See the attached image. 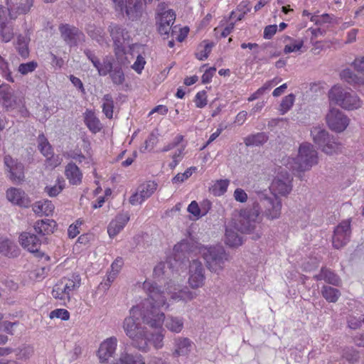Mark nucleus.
I'll return each mask as SVG.
<instances>
[{
    "label": "nucleus",
    "mask_w": 364,
    "mask_h": 364,
    "mask_svg": "<svg viewBox=\"0 0 364 364\" xmlns=\"http://www.w3.org/2000/svg\"><path fill=\"white\" fill-rule=\"evenodd\" d=\"M143 289L148 298L130 309V316L124 319L123 328L126 335L132 340V346L146 353L149 350V340L141 322L151 328H161L164 320V313L160 308L166 304V299L161 287L155 282L145 281Z\"/></svg>",
    "instance_id": "obj_1"
},
{
    "label": "nucleus",
    "mask_w": 364,
    "mask_h": 364,
    "mask_svg": "<svg viewBox=\"0 0 364 364\" xmlns=\"http://www.w3.org/2000/svg\"><path fill=\"white\" fill-rule=\"evenodd\" d=\"M256 194V200L252 203V206L240 210V221L236 230L228 228L225 229V242L231 248L242 245V237L239 235L237 230L242 233L251 234V239L253 240L261 237L262 232L257 228L262 208H264L265 215L270 220L280 216L282 201L276 194L269 193L266 190L259 191Z\"/></svg>",
    "instance_id": "obj_2"
},
{
    "label": "nucleus",
    "mask_w": 364,
    "mask_h": 364,
    "mask_svg": "<svg viewBox=\"0 0 364 364\" xmlns=\"http://www.w3.org/2000/svg\"><path fill=\"white\" fill-rule=\"evenodd\" d=\"M116 58L111 55L105 56L102 60L92 58V65L97 70L100 76L109 75L114 85H122L125 82L124 68L127 67V58L116 51Z\"/></svg>",
    "instance_id": "obj_3"
},
{
    "label": "nucleus",
    "mask_w": 364,
    "mask_h": 364,
    "mask_svg": "<svg viewBox=\"0 0 364 364\" xmlns=\"http://www.w3.org/2000/svg\"><path fill=\"white\" fill-rule=\"evenodd\" d=\"M310 135L316 147L328 155L336 154L342 149V144L338 139L322 126L312 127Z\"/></svg>",
    "instance_id": "obj_4"
},
{
    "label": "nucleus",
    "mask_w": 364,
    "mask_h": 364,
    "mask_svg": "<svg viewBox=\"0 0 364 364\" xmlns=\"http://www.w3.org/2000/svg\"><path fill=\"white\" fill-rule=\"evenodd\" d=\"M200 251L206 262L207 268L213 272L218 273L221 271L224 267L225 262L228 260V254L220 245L203 246Z\"/></svg>",
    "instance_id": "obj_5"
},
{
    "label": "nucleus",
    "mask_w": 364,
    "mask_h": 364,
    "mask_svg": "<svg viewBox=\"0 0 364 364\" xmlns=\"http://www.w3.org/2000/svg\"><path fill=\"white\" fill-rule=\"evenodd\" d=\"M328 95L331 101L345 109L353 110L361 107L359 97L352 90L333 87L330 90Z\"/></svg>",
    "instance_id": "obj_6"
},
{
    "label": "nucleus",
    "mask_w": 364,
    "mask_h": 364,
    "mask_svg": "<svg viewBox=\"0 0 364 364\" xmlns=\"http://www.w3.org/2000/svg\"><path fill=\"white\" fill-rule=\"evenodd\" d=\"M295 163L298 165V170L302 172L309 170L317 163V152L311 144L304 143L300 145Z\"/></svg>",
    "instance_id": "obj_7"
},
{
    "label": "nucleus",
    "mask_w": 364,
    "mask_h": 364,
    "mask_svg": "<svg viewBox=\"0 0 364 364\" xmlns=\"http://www.w3.org/2000/svg\"><path fill=\"white\" fill-rule=\"evenodd\" d=\"M351 234L350 220H343L333 230L332 245L335 249L339 250L350 241Z\"/></svg>",
    "instance_id": "obj_8"
},
{
    "label": "nucleus",
    "mask_w": 364,
    "mask_h": 364,
    "mask_svg": "<svg viewBox=\"0 0 364 364\" xmlns=\"http://www.w3.org/2000/svg\"><path fill=\"white\" fill-rule=\"evenodd\" d=\"M326 123L330 129L341 133L349 124V119L343 112L336 108H332L326 116Z\"/></svg>",
    "instance_id": "obj_9"
},
{
    "label": "nucleus",
    "mask_w": 364,
    "mask_h": 364,
    "mask_svg": "<svg viewBox=\"0 0 364 364\" xmlns=\"http://www.w3.org/2000/svg\"><path fill=\"white\" fill-rule=\"evenodd\" d=\"M4 163L9 171V179L16 184L22 183L25 180L24 165L10 155H6Z\"/></svg>",
    "instance_id": "obj_10"
},
{
    "label": "nucleus",
    "mask_w": 364,
    "mask_h": 364,
    "mask_svg": "<svg viewBox=\"0 0 364 364\" xmlns=\"http://www.w3.org/2000/svg\"><path fill=\"white\" fill-rule=\"evenodd\" d=\"M188 275V284L192 289H198L204 284L205 268L199 259H196L190 262Z\"/></svg>",
    "instance_id": "obj_11"
},
{
    "label": "nucleus",
    "mask_w": 364,
    "mask_h": 364,
    "mask_svg": "<svg viewBox=\"0 0 364 364\" xmlns=\"http://www.w3.org/2000/svg\"><path fill=\"white\" fill-rule=\"evenodd\" d=\"M19 242L21 246L29 252L34 253L37 257H42L43 252L39 251L41 240L34 233L24 232L19 236Z\"/></svg>",
    "instance_id": "obj_12"
},
{
    "label": "nucleus",
    "mask_w": 364,
    "mask_h": 364,
    "mask_svg": "<svg viewBox=\"0 0 364 364\" xmlns=\"http://www.w3.org/2000/svg\"><path fill=\"white\" fill-rule=\"evenodd\" d=\"M110 36L113 40L114 52L119 51V54H125L124 43L129 40V35L122 26L113 25L110 26Z\"/></svg>",
    "instance_id": "obj_13"
},
{
    "label": "nucleus",
    "mask_w": 364,
    "mask_h": 364,
    "mask_svg": "<svg viewBox=\"0 0 364 364\" xmlns=\"http://www.w3.org/2000/svg\"><path fill=\"white\" fill-rule=\"evenodd\" d=\"M0 103L6 111H11L17 106V97L8 84L3 83L0 85Z\"/></svg>",
    "instance_id": "obj_14"
},
{
    "label": "nucleus",
    "mask_w": 364,
    "mask_h": 364,
    "mask_svg": "<svg viewBox=\"0 0 364 364\" xmlns=\"http://www.w3.org/2000/svg\"><path fill=\"white\" fill-rule=\"evenodd\" d=\"M153 0H126L124 4V11L131 21L137 20L143 12V1L144 4H150Z\"/></svg>",
    "instance_id": "obj_15"
},
{
    "label": "nucleus",
    "mask_w": 364,
    "mask_h": 364,
    "mask_svg": "<svg viewBox=\"0 0 364 364\" xmlns=\"http://www.w3.org/2000/svg\"><path fill=\"white\" fill-rule=\"evenodd\" d=\"M272 187L282 196L288 195L292 189L291 180L289 173L287 171L281 172L277 175L272 183Z\"/></svg>",
    "instance_id": "obj_16"
},
{
    "label": "nucleus",
    "mask_w": 364,
    "mask_h": 364,
    "mask_svg": "<svg viewBox=\"0 0 364 364\" xmlns=\"http://www.w3.org/2000/svg\"><path fill=\"white\" fill-rule=\"evenodd\" d=\"M59 31L61 38L69 46H75L77 45V41L80 38L81 32L80 30L73 26L68 23H62L59 26Z\"/></svg>",
    "instance_id": "obj_17"
},
{
    "label": "nucleus",
    "mask_w": 364,
    "mask_h": 364,
    "mask_svg": "<svg viewBox=\"0 0 364 364\" xmlns=\"http://www.w3.org/2000/svg\"><path fill=\"white\" fill-rule=\"evenodd\" d=\"M117 345V340L115 337H110L100 344L97 351V356L101 363H106L109 358L113 356Z\"/></svg>",
    "instance_id": "obj_18"
},
{
    "label": "nucleus",
    "mask_w": 364,
    "mask_h": 364,
    "mask_svg": "<svg viewBox=\"0 0 364 364\" xmlns=\"http://www.w3.org/2000/svg\"><path fill=\"white\" fill-rule=\"evenodd\" d=\"M196 248V245L192 241L187 239L182 240L173 247V258L181 263L187 258L186 254L193 252Z\"/></svg>",
    "instance_id": "obj_19"
},
{
    "label": "nucleus",
    "mask_w": 364,
    "mask_h": 364,
    "mask_svg": "<svg viewBox=\"0 0 364 364\" xmlns=\"http://www.w3.org/2000/svg\"><path fill=\"white\" fill-rule=\"evenodd\" d=\"M6 198L10 202L20 207L28 208L31 205V200L21 188H9L6 191Z\"/></svg>",
    "instance_id": "obj_20"
},
{
    "label": "nucleus",
    "mask_w": 364,
    "mask_h": 364,
    "mask_svg": "<svg viewBox=\"0 0 364 364\" xmlns=\"http://www.w3.org/2000/svg\"><path fill=\"white\" fill-rule=\"evenodd\" d=\"M0 253L9 258H15L19 255L17 245L7 237H0Z\"/></svg>",
    "instance_id": "obj_21"
},
{
    "label": "nucleus",
    "mask_w": 364,
    "mask_h": 364,
    "mask_svg": "<svg viewBox=\"0 0 364 364\" xmlns=\"http://www.w3.org/2000/svg\"><path fill=\"white\" fill-rule=\"evenodd\" d=\"M316 281L323 280L325 282L333 286L339 287L341 284L340 277L331 269L322 267L318 274L314 276Z\"/></svg>",
    "instance_id": "obj_22"
},
{
    "label": "nucleus",
    "mask_w": 364,
    "mask_h": 364,
    "mask_svg": "<svg viewBox=\"0 0 364 364\" xmlns=\"http://www.w3.org/2000/svg\"><path fill=\"white\" fill-rule=\"evenodd\" d=\"M111 364H145L144 357L139 353L124 350L118 359Z\"/></svg>",
    "instance_id": "obj_23"
},
{
    "label": "nucleus",
    "mask_w": 364,
    "mask_h": 364,
    "mask_svg": "<svg viewBox=\"0 0 364 364\" xmlns=\"http://www.w3.org/2000/svg\"><path fill=\"white\" fill-rule=\"evenodd\" d=\"M30 34V30L27 29L24 36L22 34L17 36L16 41L14 43L15 48L18 55L23 59L27 58L29 55L28 44L31 41Z\"/></svg>",
    "instance_id": "obj_24"
},
{
    "label": "nucleus",
    "mask_w": 364,
    "mask_h": 364,
    "mask_svg": "<svg viewBox=\"0 0 364 364\" xmlns=\"http://www.w3.org/2000/svg\"><path fill=\"white\" fill-rule=\"evenodd\" d=\"M56 222L53 220L44 219L37 220L33 226L35 232L41 236L53 233L55 227Z\"/></svg>",
    "instance_id": "obj_25"
},
{
    "label": "nucleus",
    "mask_w": 364,
    "mask_h": 364,
    "mask_svg": "<svg viewBox=\"0 0 364 364\" xmlns=\"http://www.w3.org/2000/svg\"><path fill=\"white\" fill-rule=\"evenodd\" d=\"M269 139V133L257 132L247 136L244 139V143L247 146H261Z\"/></svg>",
    "instance_id": "obj_26"
},
{
    "label": "nucleus",
    "mask_w": 364,
    "mask_h": 364,
    "mask_svg": "<svg viewBox=\"0 0 364 364\" xmlns=\"http://www.w3.org/2000/svg\"><path fill=\"white\" fill-rule=\"evenodd\" d=\"M65 174L71 184L76 185L81 182L82 173L73 162L68 163L65 166Z\"/></svg>",
    "instance_id": "obj_27"
},
{
    "label": "nucleus",
    "mask_w": 364,
    "mask_h": 364,
    "mask_svg": "<svg viewBox=\"0 0 364 364\" xmlns=\"http://www.w3.org/2000/svg\"><path fill=\"white\" fill-rule=\"evenodd\" d=\"M192 341L188 338H180L176 341V348L173 352L174 357L186 355L191 348Z\"/></svg>",
    "instance_id": "obj_28"
},
{
    "label": "nucleus",
    "mask_w": 364,
    "mask_h": 364,
    "mask_svg": "<svg viewBox=\"0 0 364 364\" xmlns=\"http://www.w3.org/2000/svg\"><path fill=\"white\" fill-rule=\"evenodd\" d=\"M38 149L40 153L44 156L47 157L50 155L53 151L52 145L48 141L45 134L41 132L37 137Z\"/></svg>",
    "instance_id": "obj_29"
},
{
    "label": "nucleus",
    "mask_w": 364,
    "mask_h": 364,
    "mask_svg": "<svg viewBox=\"0 0 364 364\" xmlns=\"http://www.w3.org/2000/svg\"><path fill=\"white\" fill-rule=\"evenodd\" d=\"M165 322L166 327L171 331L179 333L183 328V320L180 317L164 316L163 323Z\"/></svg>",
    "instance_id": "obj_30"
},
{
    "label": "nucleus",
    "mask_w": 364,
    "mask_h": 364,
    "mask_svg": "<svg viewBox=\"0 0 364 364\" xmlns=\"http://www.w3.org/2000/svg\"><path fill=\"white\" fill-rule=\"evenodd\" d=\"M321 291L322 296L329 303H336L341 295L338 289L327 285H323Z\"/></svg>",
    "instance_id": "obj_31"
},
{
    "label": "nucleus",
    "mask_w": 364,
    "mask_h": 364,
    "mask_svg": "<svg viewBox=\"0 0 364 364\" xmlns=\"http://www.w3.org/2000/svg\"><path fill=\"white\" fill-rule=\"evenodd\" d=\"M157 186L156 183L151 181L139 186L137 190L141 193V200L149 198L156 190Z\"/></svg>",
    "instance_id": "obj_32"
},
{
    "label": "nucleus",
    "mask_w": 364,
    "mask_h": 364,
    "mask_svg": "<svg viewBox=\"0 0 364 364\" xmlns=\"http://www.w3.org/2000/svg\"><path fill=\"white\" fill-rule=\"evenodd\" d=\"M102 112L107 118L112 119L113 117L114 101L112 97L109 94L105 95L102 98Z\"/></svg>",
    "instance_id": "obj_33"
},
{
    "label": "nucleus",
    "mask_w": 364,
    "mask_h": 364,
    "mask_svg": "<svg viewBox=\"0 0 364 364\" xmlns=\"http://www.w3.org/2000/svg\"><path fill=\"white\" fill-rule=\"evenodd\" d=\"M229 183L230 181L228 179L218 180L211 187L210 191L214 196H220L227 191Z\"/></svg>",
    "instance_id": "obj_34"
},
{
    "label": "nucleus",
    "mask_w": 364,
    "mask_h": 364,
    "mask_svg": "<svg viewBox=\"0 0 364 364\" xmlns=\"http://www.w3.org/2000/svg\"><path fill=\"white\" fill-rule=\"evenodd\" d=\"M159 21L156 23L159 25L170 26L176 20V14L173 9H168L166 11L160 12Z\"/></svg>",
    "instance_id": "obj_35"
},
{
    "label": "nucleus",
    "mask_w": 364,
    "mask_h": 364,
    "mask_svg": "<svg viewBox=\"0 0 364 364\" xmlns=\"http://www.w3.org/2000/svg\"><path fill=\"white\" fill-rule=\"evenodd\" d=\"M341 77L350 85H359L362 79L349 68L344 69L341 73Z\"/></svg>",
    "instance_id": "obj_36"
},
{
    "label": "nucleus",
    "mask_w": 364,
    "mask_h": 364,
    "mask_svg": "<svg viewBox=\"0 0 364 364\" xmlns=\"http://www.w3.org/2000/svg\"><path fill=\"white\" fill-rule=\"evenodd\" d=\"M295 100V95L293 93L289 94L288 95L283 97L281 103L279 112L281 114H286L293 106Z\"/></svg>",
    "instance_id": "obj_37"
},
{
    "label": "nucleus",
    "mask_w": 364,
    "mask_h": 364,
    "mask_svg": "<svg viewBox=\"0 0 364 364\" xmlns=\"http://www.w3.org/2000/svg\"><path fill=\"white\" fill-rule=\"evenodd\" d=\"M0 37L4 43H8L14 38L13 28L8 23L0 25Z\"/></svg>",
    "instance_id": "obj_38"
},
{
    "label": "nucleus",
    "mask_w": 364,
    "mask_h": 364,
    "mask_svg": "<svg viewBox=\"0 0 364 364\" xmlns=\"http://www.w3.org/2000/svg\"><path fill=\"white\" fill-rule=\"evenodd\" d=\"M342 357L350 363H357L360 358L359 352L353 348L344 349Z\"/></svg>",
    "instance_id": "obj_39"
},
{
    "label": "nucleus",
    "mask_w": 364,
    "mask_h": 364,
    "mask_svg": "<svg viewBox=\"0 0 364 364\" xmlns=\"http://www.w3.org/2000/svg\"><path fill=\"white\" fill-rule=\"evenodd\" d=\"M157 134L152 132L145 140L144 144L141 146L140 151L145 152L146 151H151L154 147L158 141Z\"/></svg>",
    "instance_id": "obj_40"
},
{
    "label": "nucleus",
    "mask_w": 364,
    "mask_h": 364,
    "mask_svg": "<svg viewBox=\"0 0 364 364\" xmlns=\"http://www.w3.org/2000/svg\"><path fill=\"white\" fill-rule=\"evenodd\" d=\"M285 39H288V40H290V41L294 42V43H293V44L286 45L284 46V53L285 54L298 51L304 46V41L303 40L296 41L288 36H285Z\"/></svg>",
    "instance_id": "obj_41"
},
{
    "label": "nucleus",
    "mask_w": 364,
    "mask_h": 364,
    "mask_svg": "<svg viewBox=\"0 0 364 364\" xmlns=\"http://www.w3.org/2000/svg\"><path fill=\"white\" fill-rule=\"evenodd\" d=\"M38 67L37 62L32 60L27 63H21L18 68V71L23 75L32 73Z\"/></svg>",
    "instance_id": "obj_42"
},
{
    "label": "nucleus",
    "mask_w": 364,
    "mask_h": 364,
    "mask_svg": "<svg viewBox=\"0 0 364 364\" xmlns=\"http://www.w3.org/2000/svg\"><path fill=\"white\" fill-rule=\"evenodd\" d=\"M196 167H190L187 168L184 173L176 174L171 180L173 183H182L185 180L188 179L192 174L193 171H196Z\"/></svg>",
    "instance_id": "obj_43"
},
{
    "label": "nucleus",
    "mask_w": 364,
    "mask_h": 364,
    "mask_svg": "<svg viewBox=\"0 0 364 364\" xmlns=\"http://www.w3.org/2000/svg\"><path fill=\"white\" fill-rule=\"evenodd\" d=\"M50 318H60L63 321H68L70 318V313L65 309H56L50 311L49 314Z\"/></svg>",
    "instance_id": "obj_44"
},
{
    "label": "nucleus",
    "mask_w": 364,
    "mask_h": 364,
    "mask_svg": "<svg viewBox=\"0 0 364 364\" xmlns=\"http://www.w3.org/2000/svg\"><path fill=\"white\" fill-rule=\"evenodd\" d=\"M63 283L64 282L61 281L54 287L52 291V296L55 299H59L65 301V300L67 299V294L63 291Z\"/></svg>",
    "instance_id": "obj_45"
},
{
    "label": "nucleus",
    "mask_w": 364,
    "mask_h": 364,
    "mask_svg": "<svg viewBox=\"0 0 364 364\" xmlns=\"http://www.w3.org/2000/svg\"><path fill=\"white\" fill-rule=\"evenodd\" d=\"M124 227L119 224L116 220H112L108 227H107V232L109 236L111 238L114 237L122 230H123Z\"/></svg>",
    "instance_id": "obj_46"
},
{
    "label": "nucleus",
    "mask_w": 364,
    "mask_h": 364,
    "mask_svg": "<svg viewBox=\"0 0 364 364\" xmlns=\"http://www.w3.org/2000/svg\"><path fill=\"white\" fill-rule=\"evenodd\" d=\"M194 102L198 108H203L208 104L207 93L205 90L198 92L195 97Z\"/></svg>",
    "instance_id": "obj_47"
},
{
    "label": "nucleus",
    "mask_w": 364,
    "mask_h": 364,
    "mask_svg": "<svg viewBox=\"0 0 364 364\" xmlns=\"http://www.w3.org/2000/svg\"><path fill=\"white\" fill-rule=\"evenodd\" d=\"M124 264V259L121 257H117L112 264H111L112 272L110 273V277H112V280L114 277L119 273L120 269H122Z\"/></svg>",
    "instance_id": "obj_48"
},
{
    "label": "nucleus",
    "mask_w": 364,
    "mask_h": 364,
    "mask_svg": "<svg viewBox=\"0 0 364 364\" xmlns=\"http://www.w3.org/2000/svg\"><path fill=\"white\" fill-rule=\"evenodd\" d=\"M205 43L204 50L200 53L196 54V58L200 60H204L208 58L209 53L211 52L212 48L215 46L213 42L204 41Z\"/></svg>",
    "instance_id": "obj_49"
},
{
    "label": "nucleus",
    "mask_w": 364,
    "mask_h": 364,
    "mask_svg": "<svg viewBox=\"0 0 364 364\" xmlns=\"http://www.w3.org/2000/svg\"><path fill=\"white\" fill-rule=\"evenodd\" d=\"M33 353V348L30 346H25L19 349V351L17 354L19 359L21 360H27L28 359Z\"/></svg>",
    "instance_id": "obj_50"
},
{
    "label": "nucleus",
    "mask_w": 364,
    "mask_h": 364,
    "mask_svg": "<svg viewBox=\"0 0 364 364\" xmlns=\"http://www.w3.org/2000/svg\"><path fill=\"white\" fill-rule=\"evenodd\" d=\"M46 159V163L53 168H55L58 166H59L63 160L60 155H55L54 154V151L51 153L50 155H48V156H47Z\"/></svg>",
    "instance_id": "obj_51"
},
{
    "label": "nucleus",
    "mask_w": 364,
    "mask_h": 364,
    "mask_svg": "<svg viewBox=\"0 0 364 364\" xmlns=\"http://www.w3.org/2000/svg\"><path fill=\"white\" fill-rule=\"evenodd\" d=\"M187 210L191 214L196 217L197 219L202 218L200 207L196 200L191 201L188 205Z\"/></svg>",
    "instance_id": "obj_52"
},
{
    "label": "nucleus",
    "mask_w": 364,
    "mask_h": 364,
    "mask_svg": "<svg viewBox=\"0 0 364 364\" xmlns=\"http://www.w3.org/2000/svg\"><path fill=\"white\" fill-rule=\"evenodd\" d=\"M64 188V186L62 184H58V186H46L45 187V192L50 196V197H55L58 196Z\"/></svg>",
    "instance_id": "obj_53"
},
{
    "label": "nucleus",
    "mask_w": 364,
    "mask_h": 364,
    "mask_svg": "<svg viewBox=\"0 0 364 364\" xmlns=\"http://www.w3.org/2000/svg\"><path fill=\"white\" fill-rule=\"evenodd\" d=\"M33 5V0H26L24 3L21 2L17 7V12L19 14H25L30 11Z\"/></svg>",
    "instance_id": "obj_54"
},
{
    "label": "nucleus",
    "mask_w": 364,
    "mask_h": 364,
    "mask_svg": "<svg viewBox=\"0 0 364 364\" xmlns=\"http://www.w3.org/2000/svg\"><path fill=\"white\" fill-rule=\"evenodd\" d=\"M18 324V321L11 322L9 321H3L0 323V330L10 334L14 335L13 327Z\"/></svg>",
    "instance_id": "obj_55"
},
{
    "label": "nucleus",
    "mask_w": 364,
    "mask_h": 364,
    "mask_svg": "<svg viewBox=\"0 0 364 364\" xmlns=\"http://www.w3.org/2000/svg\"><path fill=\"white\" fill-rule=\"evenodd\" d=\"M216 71L215 67H210L205 71L201 77V82L203 84H208L211 82L212 78Z\"/></svg>",
    "instance_id": "obj_56"
},
{
    "label": "nucleus",
    "mask_w": 364,
    "mask_h": 364,
    "mask_svg": "<svg viewBox=\"0 0 364 364\" xmlns=\"http://www.w3.org/2000/svg\"><path fill=\"white\" fill-rule=\"evenodd\" d=\"M145 64L146 61L144 58L141 55H139L136 59V61L132 65V68L137 73H141L144 68Z\"/></svg>",
    "instance_id": "obj_57"
},
{
    "label": "nucleus",
    "mask_w": 364,
    "mask_h": 364,
    "mask_svg": "<svg viewBox=\"0 0 364 364\" xmlns=\"http://www.w3.org/2000/svg\"><path fill=\"white\" fill-rule=\"evenodd\" d=\"M277 26L276 24L268 25L264 29L263 38L264 39H271L277 33Z\"/></svg>",
    "instance_id": "obj_58"
},
{
    "label": "nucleus",
    "mask_w": 364,
    "mask_h": 364,
    "mask_svg": "<svg viewBox=\"0 0 364 364\" xmlns=\"http://www.w3.org/2000/svg\"><path fill=\"white\" fill-rule=\"evenodd\" d=\"M64 282L63 287V291H65L67 294V300H70V292L73 290H74L75 288H77L76 284L75 283H72L70 280L67 279H63V280Z\"/></svg>",
    "instance_id": "obj_59"
},
{
    "label": "nucleus",
    "mask_w": 364,
    "mask_h": 364,
    "mask_svg": "<svg viewBox=\"0 0 364 364\" xmlns=\"http://www.w3.org/2000/svg\"><path fill=\"white\" fill-rule=\"evenodd\" d=\"M235 199L240 203H245L247 200V194L245 191L240 188L235 189L234 192Z\"/></svg>",
    "instance_id": "obj_60"
},
{
    "label": "nucleus",
    "mask_w": 364,
    "mask_h": 364,
    "mask_svg": "<svg viewBox=\"0 0 364 364\" xmlns=\"http://www.w3.org/2000/svg\"><path fill=\"white\" fill-rule=\"evenodd\" d=\"M180 296L183 299L192 300L197 296V294L186 288L180 291Z\"/></svg>",
    "instance_id": "obj_61"
},
{
    "label": "nucleus",
    "mask_w": 364,
    "mask_h": 364,
    "mask_svg": "<svg viewBox=\"0 0 364 364\" xmlns=\"http://www.w3.org/2000/svg\"><path fill=\"white\" fill-rule=\"evenodd\" d=\"M353 65L355 70L364 75V56L355 58L353 62Z\"/></svg>",
    "instance_id": "obj_62"
},
{
    "label": "nucleus",
    "mask_w": 364,
    "mask_h": 364,
    "mask_svg": "<svg viewBox=\"0 0 364 364\" xmlns=\"http://www.w3.org/2000/svg\"><path fill=\"white\" fill-rule=\"evenodd\" d=\"M184 148L178 149L177 151L172 156L173 161L169 164L168 166L171 169H174L178 164L179 161L177 160V157H181L183 154Z\"/></svg>",
    "instance_id": "obj_63"
},
{
    "label": "nucleus",
    "mask_w": 364,
    "mask_h": 364,
    "mask_svg": "<svg viewBox=\"0 0 364 364\" xmlns=\"http://www.w3.org/2000/svg\"><path fill=\"white\" fill-rule=\"evenodd\" d=\"M163 339H164V335L161 333H156L155 335L152 336V341L154 347L156 349H159L162 348L163 346Z\"/></svg>",
    "instance_id": "obj_64"
}]
</instances>
